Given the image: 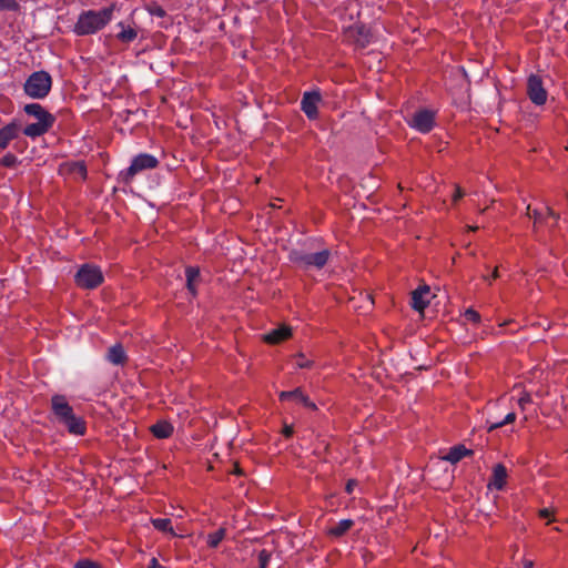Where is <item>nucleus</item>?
Listing matches in <instances>:
<instances>
[{
    "label": "nucleus",
    "mask_w": 568,
    "mask_h": 568,
    "mask_svg": "<svg viewBox=\"0 0 568 568\" xmlns=\"http://www.w3.org/2000/svg\"><path fill=\"white\" fill-rule=\"evenodd\" d=\"M51 409L55 420L63 425L68 432L75 436L85 434L87 425L82 417L77 416L63 395L51 398Z\"/></svg>",
    "instance_id": "obj_1"
},
{
    "label": "nucleus",
    "mask_w": 568,
    "mask_h": 568,
    "mask_svg": "<svg viewBox=\"0 0 568 568\" xmlns=\"http://www.w3.org/2000/svg\"><path fill=\"white\" fill-rule=\"evenodd\" d=\"M113 6L99 11L88 10L82 12L74 26L78 36H88L103 29L112 19Z\"/></svg>",
    "instance_id": "obj_2"
},
{
    "label": "nucleus",
    "mask_w": 568,
    "mask_h": 568,
    "mask_svg": "<svg viewBox=\"0 0 568 568\" xmlns=\"http://www.w3.org/2000/svg\"><path fill=\"white\" fill-rule=\"evenodd\" d=\"M26 113L23 133L31 138H38L47 133L55 121L54 116L47 109H23Z\"/></svg>",
    "instance_id": "obj_3"
},
{
    "label": "nucleus",
    "mask_w": 568,
    "mask_h": 568,
    "mask_svg": "<svg viewBox=\"0 0 568 568\" xmlns=\"http://www.w3.org/2000/svg\"><path fill=\"white\" fill-rule=\"evenodd\" d=\"M331 252L322 250L315 253H306L302 251H292L290 260L303 270L322 268L328 261Z\"/></svg>",
    "instance_id": "obj_4"
},
{
    "label": "nucleus",
    "mask_w": 568,
    "mask_h": 568,
    "mask_svg": "<svg viewBox=\"0 0 568 568\" xmlns=\"http://www.w3.org/2000/svg\"><path fill=\"white\" fill-rule=\"evenodd\" d=\"M159 165V160L149 153H140L134 156L128 169L121 171L120 175L125 183H129L133 178L145 170L155 169Z\"/></svg>",
    "instance_id": "obj_5"
},
{
    "label": "nucleus",
    "mask_w": 568,
    "mask_h": 568,
    "mask_svg": "<svg viewBox=\"0 0 568 568\" xmlns=\"http://www.w3.org/2000/svg\"><path fill=\"white\" fill-rule=\"evenodd\" d=\"M51 88V77L44 71L32 73L24 83V92L33 99L45 97Z\"/></svg>",
    "instance_id": "obj_6"
},
{
    "label": "nucleus",
    "mask_w": 568,
    "mask_h": 568,
    "mask_svg": "<svg viewBox=\"0 0 568 568\" xmlns=\"http://www.w3.org/2000/svg\"><path fill=\"white\" fill-rule=\"evenodd\" d=\"M102 282L103 275L101 270L91 264L82 265L75 274V283L82 288H95Z\"/></svg>",
    "instance_id": "obj_7"
},
{
    "label": "nucleus",
    "mask_w": 568,
    "mask_h": 568,
    "mask_svg": "<svg viewBox=\"0 0 568 568\" xmlns=\"http://www.w3.org/2000/svg\"><path fill=\"white\" fill-rule=\"evenodd\" d=\"M409 125L422 133L429 132L435 123V111L433 109H419L408 121Z\"/></svg>",
    "instance_id": "obj_8"
},
{
    "label": "nucleus",
    "mask_w": 568,
    "mask_h": 568,
    "mask_svg": "<svg viewBox=\"0 0 568 568\" xmlns=\"http://www.w3.org/2000/svg\"><path fill=\"white\" fill-rule=\"evenodd\" d=\"M527 94L532 103L542 105L547 101V92L542 87L540 78L530 75L527 82Z\"/></svg>",
    "instance_id": "obj_9"
},
{
    "label": "nucleus",
    "mask_w": 568,
    "mask_h": 568,
    "mask_svg": "<svg viewBox=\"0 0 568 568\" xmlns=\"http://www.w3.org/2000/svg\"><path fill=\"white\" fill-rule=\"evenodd\" d=\"M430 293V288L428 285H423L417 287L412 292V307L417 312H423L429 304L428 295Z\"/></svg>",
    "instance_id": "obj_10"
},
{
    "label": "nucleus",
    "mask_w": 568,
    "mask_h": 568,
    "mask_svg": "<svg viewBox=\"0 0 568 568\" xmlns=\"http://www.w3.org/2000/svg\"><path fill=\"white\" fill-rule=\"evenodd\" d=\"M281 400H296L302 403L304 406L315 409L316 406L310 398L301 390V388H295L294 390H284L280 393Z\"/></svg>",
    "instance_id": "obj_11"
},
{
    "label": "nucleus",
    "mask_w": 568,
    "mask_h": 568,
    "mask_svg": "<svg viewBox=\"0 0 568 568\" xmlns=\"http://www.w3.org/2000/svg\"><path fill=\"white\" fill-rule=\"evenodd\" d=\"M20 133V125L11 122L0 130V149H6L9 143L18 138Z\"/></svg>",
    "instance_id": "obj_12"
},
{
    "label": "nucleus",
    "mask_w": 568,
    "mask_h": 568,
    "mask_svg": "<svg viewBox=\"0 0 568 568\" xmlns=\"http://www.w3.org/2000/svg\"><path fill=\"white\" fill-rule=\"evenodd\" d=\"M507 469L503 464H497L493 469V476L488 487L501 490L506 485Z\"/></svg>",
    "instance_id": "obj_13"
},
{
    "label": "nucleus",
    "mask_w": 568,
    "mask_h": 568,
    "mask_svg": "<svg viewBox=\"0 0 568 568\" xmlns=\"http://www.w3.org/2000/svg\"><path fill=\"white\" fill-rule=\"evenodd\" d=\"M292 334V331L288 326L282 325L270 333L264 335V341L268 344H277L282 341L287 339Z\"/></svg>",
    "instance_id": "obj_14"
},
{
    "label": "nucleus",
    "mask_w": 568,
    "mask_h": 568,
    "mask_svg": "<svg viewBox=\"0 0 568 568\" xmlns=\"http://www.w3.org/2000/svg\"><path fill=\"white\" fill-rule=\"evenodd\" d=\"M473 455V450L466 448L464 445H457L449 449L446 456L443 457L444 460H447L452 464L458 463L466 456Z\"/></svg>",
    "instance_id": "obj_15"
},
{
    "label": "nucleus",
    "mask_w": 568,
    "mask_h": 568,
    "mask_svg": "<svg viewBox=\"0 0 568 568\" xmlns=\"http://www.w3.org/2000/svg\"><path fill=\"white\" fill-rule=\"evenodd\" d=\"M151 523L153 527L162 532L170 534L172 537H183V535H179L174 528L172 527L171 519L169 518H152Z\"/></svg>",
    "instance_id": "obj_16"
},
{
    "label": "nucleus",
    "mask_w": 568,
    "mask_h": 568,
    "mask_svg": "<svg viewBox=\"0 0 568 568\" xmlns=\"http://www.w3.org/2000/svg\"><path fill=\"white\" fill-rule=\"evenodd\" d=\"M151 432L156 438H169L173 433V426L166 420H160L151 426Z\"/></svg>",
    "instance_id": "obj_17"
},
{
    "label": "nucleus",
    "mask_w": 568,
    "mask_h": 568,
    "mask_svg": "<svg viewBox=\"0 0 568 568\" xmlns=\"http://www.w3.org/2000/svg\"><path fill=\"white\" fill-rule=\"evenodd\" d=\"M118 27L121 29L116 33V39L123 43H130L134 41L138 37V32L135 29L130 26H125L124 22H119Z\"/></svg>",
    "instance_id": "obj_18"
},
{
    "label": "nucleus",
    "mask_w": 568,
    "mask_h": 568,
    "mask_svg": "<svg viewBox=\"0 0 568 568\" xmlns=\"http://www.w3.org/2000/svg\"><path fill=\"white\" fill-rule=\"evenodd\" d=\"M354 521L352 519H342L328 529V535L335 538L344 536L352 527Z\"/></svg>",
    "instance_id": "obj_19"
},
{
    "label": "nucleus",
    "mask_w": 568,
    "mask_h": 568,
    "mask_svg": "<svg viewBox=\"0 0 568 568\" xmlns=\"http://www.w3.org/2000/svg\"><path fill=\"white\" fill-rule=\"evenodd\" d=\"M106 358L112 364L121 365L124 364L126 356L123 347L116 344L109 348Z\"/></svg>",
    "instance_id": "obj_20"
},
{
    "label": "nucleus",
    "mask_w": 568,
    "mask_h": 568,
    "mask_svg": "<svg viewBox=\"0 0 568 568\" xmlns=\"http://www.w3.org/2000/svg\"><path fill=\"white\" fill-rule=\"evenodd\" d=\"M318 103H322V94L318 89H314L304 92L300 106H316Z\"/></svg>",
    "instance_id": "obj_21"
},
{
    "label": "nucleus",
    "mask_w": 568,
    "mask_h": 568,
    "mask_svg": "<svg viewBox=\"0 0 568 568\" xmlns=\"http://www.w3.org/2000/svg\"><path fill=\"white\" fill-rule=\"evenodd\" d=\"M186 287L192 295L196 294L195 282L200 277V270L197 267L189 266L185 270Z\"/></svg>",
    "instance_id": "obj_22"
},
{
    "label": "nucleus",
    "mask_w": 568,
    "mask_h": 568,
    "mask_svg": "<svg viewBox=\"0 0 568 568\" xmlns=\"http://www.w3.org/2000/svg\"><path fill=\"white\" fill-rule=\"evenodd\" d=\"M226 530L224 528H220L214 532L209 534L207 536V545L211 548H216L220 542L224 539Z\"/></svg>",
    "instance_id": "obj_23"
},
{
    "label": "nucleus",
    "mask_w": 568,
    "mask_h": 568,
    "mask_svg": "<svg viewBox=\"0 0 568 568\" xmlns=\"http://www.w3.org/2000/svg\"><path fill=\"white\" fill-rule=\"evenodd\" d=\"M516 419V414L515 413H508L506 415V417L501 420V422H497V423H491L489 426H488V430L489 432H493L494 429H497L504 425H507V424H510L513 423L514 420Z\"/></svg>",
    "instance_id": "obj_24"
},
{
    "label": "nucleus",
    "mask_w": 568,
    "mask_h": 568,
    "mask_svg": "<svg viewBox=\"0 0 568 568\" xmlns=\"http://www.w3.org/2000/svg\"><path fill=\"white\" fill-rule=\"evenodd\" d=\"M20 4L17 0H0V11H18Z\"/></svg>",
    "instance_id": "obj_25"
},
{
    "label": "nucleus",
    "mask_w": 568,
    "mask_h": 568,
    "mask_svg": "<svg viewBox=\"0 0 568 568\" xmlns=\"http://www.w3.org/2000/svg\"><path fill=\"white\" fill-rule=\"evenodd\" d=\"M271 557L272 555L270 551L262 549L257 555L258 568H267Z\"/></svg>",
    "instance_id": "obj_26"
},
{
    "label": "nucleus",
    "mask_w": 568,
    "mask_h": 568,
    "mask_svg": "<svg viewBox=\"0 0 568 568\" xmlns=\"http://www.w3.org/2000/svg\"><path fill=\"white\" fill-rule=\"evenodd\" d=\"M295 365L298 368H311L313 366V361L306 358L302 353L295 356Z\"/></svg>",
    "instance_id": "obj_27"
},
{
    "label": "nucleus",
    "mask_w": 568,
    "mask_h": 568,
    "mask_svg": "<svg viewBox=\"0 0 568 568\" xmlns=\"http://www.w3.org/2000/svg\"><path fill=\"white\" fill-rule=\"evenodd\" d=\"M464 317L466 321L474 324H478L480 322V314L474 308H467L464 313Z\"/></svg>",
    "instance_id": "obj_28"
},
{
    "label": "nucleus",
    "mask_w": 568,
    "mask_h": 568,
    "mask_svg": "<svg viewBox=\"0 0 568 568\" xmlns=\"http://www.w3.org/2000/svg\"><path fill=\"white\" fill-rule=\"evenodd\" d=\"M527 211H530V206H527ZM527 214L534 217L535 225L542 224L544 222L547 223V217L542 212L538 210H534L532 215H530V212H527Z\"/></svg>",
    "instance_id": "obj_29"
},
{
    "label": "nucleus",
    "mask_w": 568,
    "mask_h": 568,
    "mask_svg": "<svg viewBox=\"0 0 568 568\" xmlns=\"http://www.w3.org/2000/svg\"><path fill=\"white\" fill-rule=\"evenodd\" d=\"M0 163L6 168H13L17 165L18 159L16 155L8 153L1 159Z\"/></svg>",
    "instance_id": "obj_30"
},
{
    "label": "nucleus",
    "mask_w": 568,
    "mask_h": 568,
    "mask_svg": "<svg viewBox=\"0 0 568 568\" xmlns=\"http://www.w3.org/2000/svg\"><path fill=\"white\" fill-rule=\"evenodd\" d=\"M148 10H149L150 14L160 17V18H163L166 14L165 10L161 6L155 4V3L150 6Z\"/></svg>",
    "instance_id": "obj_31"
},
{
    "label": "nucleus",
    "mask_w": 568,
    "mask_h": 568,
    "mask_svg": "<svg viewBox=\"0 0 568 568\" xmlns=\"http://www.w3.org/2000/svg\"><path fill=\"white\" fill-rule=\"evenodd\" d=\"M73 173L79 174L82 179H85L87 168H85L84 163H82V162L74 163Z\"/></svg>",
    "instance_id": "obj_32"
},
{
    "label": "nucleus",
    "mask_w": 568,
    "mask_h": 568,
    "mask_svg": "<svg viewBox=\"0 0 568 568\" xmlns=\"http://www.w3.org/2000/svg\"><path fill=\"white\" fill-rule=\"evenodd\" d=\"M75 568H100V567L95 562H93L89 559H83V560H79L75 564Z\"/></svg>",
    "instance_id": "obj_33"
},
{
    "label": "nucleus",
    "mask_w": 568,
    "mask_h": 568,
    "mask_svg": "<svg viewBox=\"0 0 568 568\" xmlns=\"http://www.w3.org/2000/svg\"><path fill=\"white\" fill-rule=\"evenodd\" d=\"M531 402V396L529 393L524 392L521 396L518 398V405L524 409L527 404Z\"/></svg>",
    "instance_id": "obj_34"
},
{
    "label": "nucleus",
    "mask_w": 568,
    "mask_h": 568,
    "mask_svg": "<svg viewBox=\"0 0 568 568\" xmlns=\"http://www.w3.org/2000/svg\"><path fill=\"white\" fill-rule=\"evenodd\" d=\"M303 110L305 111V113L310 120L317 119V116L320 114V112H318L320 109H303Z\"/></svg>",
    "instance_id": "obj_35"
},
{
    "label": "nucleus",
    "mask_w": 568,
    "mask_h": 568,
    "mask_svg": "<svg viewBox=\"0 0 568 568\" xmlns=\"http://www.w3.org/2000/svg\"><path fill=\"white\" fill-rule=\"evenodd\" d=\"M357 486V481L354 479H349L346 484L345 490L347 494H352L354 488Z\"/></svg>",
    "instance_id": "obj_36"
},
{
    "label": "nucleus",
    "mask_w": 568,
    "mask_h": 568,
    "mask_svg": "<svg viewBox=\"0 0 568 568\" xmlns=\"http://www.w3.org/2000/svg\"><path fill=\"white\" fill-rule=\"evenodd\" d=\"M546 214L547 217H551L554 220V223L551 224V226H554L558 220V215L550 207H546Z\"/></svg>",
    "instance_id": "obj_37"
},
{
    "label": "nucleus",
    "mask_w": 568,
    "mask_h": 568,
    "mask_svg": "<svg viewBox=\"0 0 568 568\" xmlns=\"http://www.w3.org/2000/svg\"><path fill=\"white\" fill-rule=\"evenodd\" d=\"M297 100V95L294 93L292 97H286V100H278V104L294 103Z\"/></svg>",
    "instance_id": "obj_38"
},
{
    "label": "nucleus",
    "mask_w": 568,
    "mask_h": 568,
    "mask_svg": "<svg viewBox=\"0 0 568 568\" xmlns=\"http://www.w3.org/2000/svg\"><path fill=\"white\" fill-rule=\"evenodd\" d=\"M149 568H165V567L161 566V565L159 564L158 559L153 557V558L150 560Z\"/></svg>",
    "instance_id": "obj_39"
},
{
    "label": "nucleus",
    "mask_w": 568,
    "mask_h": 568,
    "mask_svg": "<svg viewBox=\"0 0 568 568\" xmlns=\"http://www.w3.org/2000/svg\"><path fill=\"white\" fill-rule=\"evenodd\" d=\"M283 434L285 437H291L293 435V427L286 425L283 429Z\"/></svg>",
    "instance_id": "obj_40"
},
{
    "label": "nucleus",
    "mask_w": 568,
    "mask_h": 568,
    "mask_svg": "<svg viewBox=\"0 0 568 568\" xmlns=\"http://www.w3.org/2000/svg\"><path fill=\"white\" fill-rule=\"evenodd\" d=\"M550 510L548 508H544L539 510V516L541 518H548L550 516Z\"/></svg>",
    "instance_id": "obj_41"
},
{
    "label": "nucleus",
    "mask_w": 568,
    "mask_h": 568,
    "mask_svg": "<svg viewBox=\"0 0 568 568\" xmlns=\"http://www.w3.org/2000/svg\"><path fill=\"white\" fill-rule=\"evenodd\" d=\"M463 195H464V193H463L462 189H460V187H457V189H456V193H455V195H454V201H455V202H456V201H458L460 197H463Z\"/></svg>",
    "instance_id": "obj_42"
},
{
    "label": "nucleus",
    "mask_w": 568,
    "mask_h": 568,
    "mask_svg": "<svg viewBox=\"0 0 568 568\" xmlns=\"http://www.w3.org/2000/svg\"><path fill=\"white\" fill-rule=\"evenodd\" d=\"M524 568H534V562L531 560H525Z\"/></svg>",
    "instance_id": "obj_43"
},
{
    "label": "nucleus",
    "mask_w": 568,
    "mask_h": 568,
    "mask_svg": "<svg viewBox=\"0 0 568 568\" xmlns=\"http://www.w3.org/2000/svg\"><path fill=\"white\" fill-rule=\"evenodd\" d=\"M24 106H32V108H36V106H41L40 104L38 103H28V104H24Z\"/></svg>",
    "instance_id": "obj_44"
},
{
    "label": "nucleus",
    "mask_w": 568,
    "mask_h": 568,
    "mask_svg": "<svg viewBox=\"0 0 568 568\" xmlns=\"http://www.w3.org/2000/svg\"><path fill=\"white\" fill-rule=\"evenodd\" d=\"M493 278H497L498 277V270L495 268V271L493 272V275H491Z\"/></svg>",
    "instance_id": "obj_45"
}]
</instances>
